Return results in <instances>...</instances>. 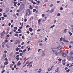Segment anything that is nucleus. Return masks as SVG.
Masks as SVG:
<instances>
[{
    "mask_svg": "<svg viewBox=\"0 0 73 73\" xmlns=\"http://www.w3.org/2000/svg\"><path fill=\"white\" fill-rule=\"evenodd\" d=\"M68 69V68L66 67L64 69H65V70H66V69Z\"/></svg>",
    "mask_w": 73,
    "mask_h": 73,
    "instance_id": "54",
    "label": "nucleus"
},
{
    "mask_svg": "<svg viewBox=\"0 0 73 73\" xmlns=\"http://www.w3.org/2000/svg\"><path fill=\"white\" fill-rule=\"evenodd\" d=\"M31 11H29V15H28V16H30V15H31Z\"/></svg>",
    "mask_w": 73,
    "mask_h": 73,
    "instance_id": "24",
    "label": "nucleus"
},
{
    "mask_svg": "<svg viewBox=\"0 0 73 73\" xmlns=\"http://www.w3.org/2000/svg\"><path fill=\"white\" fill-rule=\"evenodd\" d=\"M42 16L43 17H44V16H45V15L44 14H43L42 15Z\"/></svg>",
    "mask_w": 73,
    "mask_h": 73,
    "instance_id": "59",
    "label": "nucleus"
},
{
    "mask_svg": "<svg viewBox=\"0 0 73 73\" xmlns=\"http://www.w3.org/2000/svg\"><path fill=\"white\" fill-rule=\"evenodd\" d=\"M60 3V1H58L57 2V3Z\"/></svg>",
    "mask_w": 73,
    "mask_h": 73,
    "instance_id": "55",
    "label": "nucleus"
},
{
    "mask_svg": "<svg viewBox=\"0 0 73 73\" xmlns=\"http://www.w3.org/2000/svg\"><path fill=\"white\" fill-rule=\"evenodd\" d=\"M33 62V61H31L29 64V65H30V64H32Z\"/></svg>",
    "mask_w": 73,
    "mask_h": 73,
    "instance_id": "31",
    "label": "nucleus"
},
{
    "mask_svg": "<svg viewBox=\"0 0 73 73\" xmlns=\"http://www.w3.org/2000/svg\"><path fill=\"white\" fill-rule=\"evenodd\" d=\"M41 31V29H38L37 30V32H39V31Z\"/></svg>",
    "mask_w": 73,
    "mask_h": 73,
    "instance_id": "40",
    "label": "nucleus"
},
{
    "mask_svg": "<svg viewBox=\"0 0 73 73\" xmlns=\"http://www.w3.org/2000/svg\"><path fill=\"white\" fill-rule=\"evenodd\" d=\"M57 48L59 50H61V49H62V47L61 46H60L58 47Z\"/></svg>",
    "mask_w": 73,
    "mask_h": 73,
    "instance_id": "8",
    "label": "nucleus"
},
{
    "mask_svg": "<svg viewBox=\"0 0 73 73\" xmlns=\"http://www.w3.org/2000/svg\"><path fill=\"white\" fill-rule=\"evenodd\" d=\"M70 69H68L66 70L67 72L69 73V71H70Z\"/></svg>",
    "mask_w": 73,
    "mask_h": 73,
    "instance_id": "21",
    "label": "nucleus"
},
{
    "mask_svg": "<svg viewBox=\"0 0 73 73\" xmlns=\"http://www.w3.org/2000/svg\"><path fill=\"white\" fill-rule=\"evenodd\" d=\"M21 65V62H20L19 61V66H20Z\"/></svg>",
    "mask_w": 73,
    "mask_h": 73,
    "instance_id": "28",
    "label": "nucleus"
},
{
    "mask_svg": "<svg viewBox=\"0 0 73 73\" xmlns=\"http://www.w3.org/2000/svg\"><path fill=\"white\" fill-rule=\"evenodd\" d=\"M19 52H22V50H20L19 51Z\"/></svg>",
    "mask_w": 73,
    "mask_h": 73,
    "instance_id": "47",
    "label": "nucleus"
},
{
    "mask_svg": "<svg viewBox=\"0 0 73 73\" xmlns=\"http://www.w3.org/2000/svg\"><path fill=\"white\" fill-rule=\"evenodd\" d=\"M60 16V13H58L57 14V16Z\"/></svg>",
    "mask_w": 73,
    "mask_h": 73,
    "instance_id": "32",
    "label": "nucleus"
},
{
    "mask_svg": "<svg viewBox=\"0 0 73 73\" xmlns=\"http://www.w3.org/2000/svg\"><path fill=\"white\" fill-rule=\"evenodd\" d=\"M66 31H67V29H65L63 31V33H65L66 32Z\"/></svg>",
    "mask_w": 73,
    "mask_h": 73,
    "instance_id": "13",
    "label": "nucleus"
},
{
    "mask_svg": "<svg viewBox=\"0 0 73 73\" xmlns=\"http://www.w3.org/2000/svg\"><path fill=\"white\" fill-rule=\"evenodd\" d=\"M1 18L2 20H4V19H5V18L4 17H1Z\"/></svg>",
    "mask_w": 73,
    "mask_h": 73,
    "instance_id": "51",
    "label": "nucleus"
},
{
    "mask_svg": "<svg viewBox=\"0 0 73 73\" xmlns=\"http://www.w3.org/2000/svg\"><path fill=\"white\" fill-rule=\"evenodd\" d=\"M25 52L24 50H23L22 51V53H25Z\"/></svg>",
    "mask_w": 73,
    "mask_h": 73,
    "instance_id": "43",
    "label": "nucleus"
},
{
    "mask_svg": "<svg viewBox=\"0 0 73 73\" xmlns=\"http://www.w3.org/2000/svg\"><path fill=\"white\" fill-rule=\"evenodd\" d=\"M54 12V9H52L50 11V12H51V13H52V12Z\"/></svg>",
    "mask_w": 73,
    "mask_h": 73,
    "instance_id": "16",
    "label": "nucleus"
},
{
    "mask_svg": "<svg viewBox=\"0 0 73 73\" xmlns=\"http://www.w3.org/2000/svg\"><path fill=\"white\" fill-rule=\"evenodd\" d=\"M69 34L70 35V36H72V33H71L70 32H69Z\"/></svg>",
    "mask_w": 73,
    "mask_h": 73,
    "instance_id": "26",
    "label": "nucleus"
},
{
    "mask_svg": "<svg viewBox=\"0 0 73 73\" xmlns=\"http://www.w3.org/2000/svg\"><path fill=\"white\" fill-rule=\"evenodd\" d=\"M20 56H22L23 55V53H20L19 54Z\"/></svg>",
    "mask_w": 73,
    "mask_h": 73,
    "instance_id": "23",
    "label": "nucleus"
},
{
    "mask_svg": "<svg viewBox=\"0 0 73 73\" xmlns=\"http://www.w3.org/2000/svg\"><path fill=\"white\" fill-rule=\"evenodd\" d=\"M8 64V63L7 62H6L5 63V65H7V64Z\"/></svg>",
    "mask_w": 73,
    "mask_h": 73,
    "instance_id": "41",
    "label": "nucleus"
},
{
    "mask_svg": "<svg viewBox=\"0 0 73 73\" xmlns=\"http://www.w3.org/2000/svg\"><path fill=\"white\" fill-rule=\"evenodd\" d=\"M62 62H65L66 61V59H64L63 60H62Z\"/></svg>",
    "mask_w": 73,
    "mask_h": 73,
    "instance_id": "22",
    "label": "nucleus"
},
{
    "mask_svg": "<svg viewBox=\"0 0 73 73\" xmlns=\"http://www.w3.org/2000/svg\"><path fill=\"white\" fill-rule=\"evenodd\" d=\"M31 66H32V64L30 65L29 66V68H31Z\"/></svg>",
    "mask_w": 73,
    "mask_h": 73,
    "instance_id": "44",
    "label": "nucleus"
},
{
    "mask_svg": "<svg viewBox=\"0 0 73 73\" xmlns=\"http://www.w3.org/2000/svg\"><path fill=\"white\" fill-rule=\"evenodd\" d=\"M67 58L68 59V60H72V59H71V57H70L69 56H68L67 57Z\"/></svg>",
    "mask_w": 73,
    "mask_h": 73,
    "instance_id": "2",
    "label": "nucleus"
},
{
    "mask_svg": "<svg viewBox=\"0 0 73 73\" xmlns=\"http://www.w3.org/2000/svg\"><path fill=\"white\" fill-rule=\"evenodd\" d=\"M3 10L2 9H0V12H2V11Z\"/></svg>",
    "mask_w": 73,
    "mask_h": 73,
    "instance_id": "58",
    "label": "nucleus"
},
{
    "mask_svg": "<svg viewBox=\"0 0 73 73\" xmlns=\"http://www.w3.org/2000/svg\"><path fill=\"white\" fill-rule=\"evenodd\" d=\"M63 38L62 37H61L60 38V41H62Z\"/></svg>",
    "mask_w": 73,
    "mask_h": 73,
    "instance_id": "30",
    "label": "nucleus"
},
{
    "mask_svg": "<svg viewBox=\"0 0 73 73\" xmlns=\"http://www.w3.org/2000/svg\"><path fill=\"white\" fill-rule=\"evenodd\" d=\"M59 54L58 52V53H57V52L55 53V54H56V55H57V54Z\"/></svg>",
    "mask_w": 73,
    "mask_h": 73,
    "instance_id": "61",
    "label": "nucleus"
},
{
    "mask_svg": "<svg viewBox=\"0 0 73 73\" xmlns=\"http://www.w3.org/2000/svg\"><path fill=\"white\" fill-rule=\"evenodd\" d=\"M42 52L43 53L42 54V56H43L44 55H45V53H44V51H42Z\"/></svg>",
    "mask_w": 73,
    "mask_h": 73,
    "instance_id": "9",
    "label": "nucleus"
},
{
    "mask_svg": "<svg viewBox=\"0 0 73 73\" xmlns=\"http://www.w3.org/2000/svg\"><path fill=\"white\" fill-rule=\"evenodd\" d=\"M24 42H23L21 44V45H24Z\"/></svg>",
    "mask_w": 73,
    "mask_h": 73,
    "instance_id": "53",
    "label": "nucleus"
},
{
    "mask_svg": "<svg viewBox=\"0 0 73 73\" xmlns=\"http://www.w3.org/2000/svg\"><path fill=\"white\" fill-rule=\"evenodd\" d=\"M14 28L15 29H17V27H15Z\"/></svg>",
    "mask_w": 73,
    "mask_h": 73,
    "instance_id": "56",
    "label": "nucleus"
},
{
    "mask_svg": "<svg viewBox=\"0 0 73 73\" xmlns=\"http://www.w3.org/2000/svg\"><path fill=\"white\" fill-rule=\"evenodd\" d=\"M36 9H33V12H35V11H36Z\"/></svg>",
    "mask_w": 73,
    "mask_h": 73,
    "instance_id": "46",
    "label": "nucleus"
},
{
    "mask_svg": "<svg viewBox=\"0 0 73 73\" xmlns=\"http://www.w3.org/2000/svg\"><path fill=\"white\" fill-rule=\"evenodd\" d=\"M41 19H39L38 20V24H41Z\"/></svg>",
    "mask_w": 73,
    "mask_h": 73,
    "instance_id": "6",
    "label": "nucleus"
},
{
    "mask_svg": "<svg viewBox=\"0 0 73 73\" xmlns=\"http://www.w3.org/2000/svg\"><path fill=\"white\" fill-rule=\"evenodd\" d=\"M73 54V52H70V55H72V54Z\"/></svg>",
    "mask_w": 73,
    "mask_h": 73,
    "instance_id": "25",
    "label": "nucleus"
},
{
    "mask_svg": "<svg viewBox=\"0 0 73 73\" xmlns=\"http://www.w3.org/2000/svg\"><path fill=\"white\" fill-rule=\"evenodd\" d=\"M3 57L4 58H5V57H7V55L6 54H4L3 55Z\"/></svg>",
    "mask_w": 73,
    "mask_h": 73,
    "instance_id": "15",
    "label": "nucleus"
},
{
    "mask_svg": "<svg viewBox=\"0 0 73 73\" xmlns=\"http://www.w3.org/2000/svg\"><path fill=\"white\" fill-rule=\"evenodd\" d=\"M19 57V55H17L16 56V58H17V61H18L19 60V57Z\"/></svg>",
    "mask_w": 73,
    "mask_h": 73,
    "instance_id": "11",
    "label": "nucleus"
},
{
    "mask_svg": "<svg viewBox=\"0 0 73 73\" xmlns=\"http://www.w3.org/2000/svg\"><path fill=\"white\" fill-rule=\"evenodd\" d=\"M22 24L21 25V27H19V29H22V27H23V22Z\"/></svg>",
    "mask_w": 73,
    "mask_h": 73,
    "instance_id": "7",
    "label": "nucleus"
},
{
    "mask_svg": "<svg viewBox=\"0 0 73 73\" xmlns=\"http://www.w3.org/2000/svg\"><path fill=\"white\" fill-rule=\"evenodd\" d=\"M16 51H18V50H19V48H17L16 49Z\"/></svg>",
    "mask_w": 73,
    "mask_h": 73,
    "instance_id": "35",
    "label": "nucleus"
},
{
    "mask_svg": "<svg viewBox=\"0 0 73 73\" xmlns=\"http://www.w3.org/2000/svg\"><path fill=\"white\" fill-rule=\"evenodd\" d=\"M28 13H26V16H28Z\"/></svg>",
    "mask_w": 73,
    "mask_h": 73,
    "instance_id": "57",
    "label": "nucleus"
},
{
    "mask_svg": "<svg viewBox=\"0 0 73 73\" xmlns=\"http://www.w3.org/2000/svg\"><path fill=\"white\" fill-rule=\"evenodd\" d=\"M30 9H33V7H32V6H31V5H30Z\"/></svg>",
    "mask_w": 73,
    "mask_h": 73,
    "instance_id": "19",
    "label": "nucleus"
},
{
    "mask_svg": "<svg viewBox=\"0 0 73 73\" xmlns=\"http://www.w3.org/2000/svg\"><path fill=\"white\" fill-rule=\"evenodd\" d=\"M5 33V31H4L3 32L1 33L2 36H3V35H4Z\"/></svg>",
    "mask_w": 73,
    "mask_h": 73,
    "instance_id": "17",
    "label": "nucleus"
},
{
    "mask_svg": "<svg viewBox=\"0 0 73 73\" xmlns=\"http://www.w3.org/2000/svg\"><path fill=\"white\" fill-rule=\"evenodd\" d=\"M5 60L6 61H8V59H7V58H5Z\"/></svg>",
    "mask_w": 73,
    "mask_h": 73,
    "instance_id": "52",
    "label": "nucleus"
},
{
    "mask_svg": "<svg viewBox=\"0 0 73 73\" xmlns=\"http://www.w3.org/2000/svg\"><path fill=\"white\" fill-rule=\"evenodd\" d=\"M17 2H16L14 3V4H17Z\"/></svg>",
    "mask_w": 73,
    "mask_h": 73,
    "instance_id": "63",
    "label": "nucleus"
},
{
    "mask_svg": "<svg viewBox=\"0 0 73 73\" xmlns=\"http://www.w3.org/2000/svg\"><path fill=\"white\" fill-rule=\"evenodd\" d=\"M58 60L59 61H61V60H62V59H61L60 58H59V59H58Z\"/></svg>",
    "mask_w": 73,
    "mask_h": 73,
    "instance_id": "48",
    "label": "nucleus"
},
{
    "mask_svg": "<svg viewBox=\"0 0 73 73\" xmlns=\"http://www.w3.org/2000/svg\"><path fill=\"white\" fill-rule=\"evenodd\" d=\"M55 26V25H53V26H52L50 28H53Z\"/></svg>",
    "mask_w": 73,
    "mask_h": 73,
    "instance_id": "29",
    "label": "nucleus"
},
{
    "mask_svg": "<svg viewBox=\"0 0 73 73\" xmlns=\"http://www.w3.org/2000/svg\"><path fill=\"white\" fill-rule=\"evenodd\" d=\"M4 17H7V15H4L3 16Z\"/></svg>",
    "mask_w": 73,
    "mask_h": 73,
    "instance_id": "34",
    "label": "nucleus"
},
{
    "mask_svg": "<svg viewBox=\"0 0 73 73\" xmlns=\"http://www.w3.org/2000/svg\"><path fill=\"white\" fill-rule=\"evenodd\" d=\"M24 21L25 22H26V21H27V19H25Z\"/></svg>",
    "mask_w": 73,
    "mask_h": 73,
    "instance_id": "38",
    "label": "nucleus"
},
{
    "mask_svg": "<svg viewBox=\"0 0 73 73\" xmlns=\"http://www.w3.org/2000/svg\"><path fill=\"white\" fill-rule=\"evenodd\" d=\"M66 40H65V38H63V41H64V42H65Z\"/></svg>",
    "mask_w": 73,
    "mask_h": 73,
    "instance_id": "20",
    "label": "nucleus"
},
{
    "mask_svg": "<svg viewBox=\"0 0 73 73\" xmlns=\"http://www.w3.org/2000/svg\"><path fill=\"white\" fill-rule=\"evenodd\" d=\"M69 48H72V46L71 45L69 46Z\"/></svg>",
    "mask_w": 73,
    "mask_h": 73,
    "instance_id": "60",
    "label": "nucleus"
},
{
    "mask_svg": "<svg viewBox=\"0 0 73 73\" xmlns=\"http://www.w3.org/2000/svg\"><path fill=\"white\" fill-rule=\"evenodd\" d=\"M62 56L63 57H65V56H66V53H63Z\"/></svg>",
    "mask_w": 73,
    "mask_h": 73,
    "instance_id": "5",
    "label": "nucleus"
},
{
    "mask_svg": "<svg viewBox=\"0 0 73 73\" xmlns=\"http://www.w3.org/2000/svg\"><path fill=\"white\" fill-rule=\"evenodd\" d=\"M14 64H10V68H12V66H13Z\"/></svg>",
    "mask_w": 73,
    "mask_h": 73,
    "instance_id": "18",
    "label": "nucleus"
},
{
    "mask_svg": "<svg viewBox=\"0 0 73 73\" xmlns=\"http://www.w3.org/2000/svg\"><path fill=\"white\" fill-rule=\"evenodd\" d=\"M40 50H41V49H39L38 50V52H39L40 51Z\"/></svg>",
    "mask_w": 73,
    "mask_h": 73,
    "instance_id": "50",
    "label": "nucleus"
},
{
    "mask_svg": "<svg viewBox=\"0 0 73 73\" xmlns=\"http://www.w3.org/2000/svg\"><path fill=\"white\" fill-rule=\"evenodd\" d=\"M60 10H63V8L62 7H60Z\"/></svg>",
    "mask_w": 73,
    "mask_h": 73,
    "instance_id": "39",
    "label": "nucleus"
},
{
    "mask_svg": "<svg viewBox=\"0 0 73 73\" xmlns=\"http://www.w3.org/2000/svg\"><path fill=\"white\" fill-rule=\"evenodd\" d=\"M43 41L42 40H39L38 41V43H40V42H42Z\"/></svg>",
    "mask_w": 73,
    "mask_h": 73,
    "instance_id": "33",
    "label": "nucleus"
},
{
    "mask_svg": "<svg viewBox=\"0 0 73 73\" xmlns=\"http://www.w3.org/2000/svg\"><path fill=\"white\" fill-rule=\"evenodd\" d=\"M59 54H63V52H58Z\"/></svg>",
    "mask_w": 73,
    "mask_h": 73,
    "instance_id": "12",
    "label": "nucleus"
},
{
    "mask_svg": "<svg viewBox=\"0 0 73 73\" xmlns=\"http://www.w3.org/2000/svg\"><path fill=\"white\" fill-rule=\"evenodd\" d=\"M15 35L16 36H17V37H18V34H16Z\"/></svg>",
    "mask_w": 73,
    "mask_h": 73,
    "instance_id": "37",
    "label": "nucleus"
},
{
    "mask_svg": "<svg viewBox=\"0 0 73 73\" xmlns=\"http://www.w3.org/2000/svg\"><path fill=\"white\" fill-rule=\"evenodd\" d=\"M21 9H23L24 8V5L23 4L21 5Z\"/></svg>",
    "mask_w": 73,
    "mask_h": 73,
    "instance_id": "3",
    "label": "nucleus"
},
{
    "mask_svg": "<svg viewBox=\"0 0 73 73\" xmlns=\"http://www.w3.org/2000/svg\"><path fill=\"white\" fill-rule=\"evenodd\" d=\"M5 42H8V40L6 39L5 40Z\"/></svg>",
    "mask_w": 73,
    "mask_h": 73,
    "instance_id": "42",
    "label": "nucleus"
},
{
    "mask_svg": "<svg viewBox=\"0 0 73 73\" xmlns=\"http://www.w3.org/2000/svg\"><path fill=\"white\" fill-rule=\"evenodd\" d=\"M4 72H5V70H4L2 72V73H3Z\"/></svg>",
    "mask_w": 73,
    "mask_h": 73,
    "instance_id": "62",
    "label": "nucleus"
},
{
    "mask_svg": "<svg viewBox=\"0 0 73 73\" xmlns=\"http://www.w3.org/2000/svg\"><path fill=\"white\" fill-rule=\"evenodd\" d=\"M65 42H67V43H68V42H69V41H68V40H66V41H65Z\"/></svg>",
    "mask_w": 73,
    "mask_h": 73,
    "instance_id": "36",
    "label": "nucleus"
},
{
    "mask_svg": "<svg viewBox=\"0 0 73 73\" xmlns=\"http://www.w3.org/2000/svg\"><path fill=\"white\" fill-rule=\"evenodd\" d=\"M70 43H71V44H73V41H71Z\"/></svg>",
    "mask_w": 73,
    "mask_h": 73,
    "instance_id": "64",
    "label": "nucleus"
},
{
    "mask_svg": "<svg viewBox=\"0 0 73 73\" xmlns=\"http://www.w3.org/2000/svg\"><path fill=\"white\" fill-rule=\"evenodd\" d=\"M30 49H31V48L30 47H29L28 48V52H29V50H30Z\"/></svg>",
    "mask_w": 73,
    "mask_h": 73,
    "instance_id": "27",
    "label": "nucleus"
},
{
    "mask_svg": "<svg viewBox=\"0 0 73 73\" xmlns=\"http://www.w3.org/2000/svg\"><path fill=\"white\" fill-rule=\"evenodd\" d=\"M28 63H29V61H28L26 63V64H28Z\"/></svg>",
    "mask_w": 73,
    "mask_h": 73,
    "instance_id": "45",
    "label": "nucleus"
},
{
    "mask_svg": "<svg viewBox=\"0 0 73 73\" xmlns=\"http://www.w3.org/2000/svg\"><path fill=\"white\" fill-rule=\"evenodd\" d=\"M29 30L30 32H32L33 31V29L32 28H30L29 29Z\"/></svg>",
    "mask_w": 73,
    "mask_h": 73,
    "instance_id": "14",
    "label": "nucleus"
},
{
    "mask_svg": "<svg viewBox=\"0 0 73 73\" xmlns=\"http://www.w3.org/2000/svg\"><path fill=\"white\" fill-rule=\"evenodd\" d=\"M52 51L53 52H57V49L56 48H52Z\"/></svg>",
    "mask_w": 73,
    "mask_h": 73,
    "instance_id": "1",
    "label": "nucleus"
},
{
    "mask_svg": "<svg viewBox=\"0 0 73 73\" xmlns=\"http://www.w3.org/2000/svg\"><path fill=\"white\" fill-rule=\"evenodd\" d=\"M59 70V68H57L55 70V72H58Z\"/></svg>",
    "mask_w": 73,
    "mask_h": 73,
    "instance_id": "10",
    "label": "nucleus"
},
{
    "mask_svg": "<svg viewBox=\"0 0 73 73\" xmlns=\"http://www.w3.org/2000/svg\"><path fill=\"white\" fill-rule=\"evenodd\" d=\"M7 37H9V35H7Z\"/></svg>",
    "mask_w": 73,
    "mask_h": 73,
    "instance_id": "49",
    "label": "nucleus"
},
{
    "mask_svg": "<svg viewBox=\"0 0 73 73\" xmlns=\"http://www.w3.org/2000/svg\"><path fill=\"white\" fill-rule=\"evenodd\" d=\"M6 43L4 42L2 44V47L3 48H4V45H5V44Z\"/></svg>",
    "mask_w": 73,
    "mask_h": 73,
    "instance_id": "4",
    "label": "nucleus"
}]
</instances>
